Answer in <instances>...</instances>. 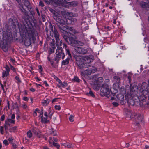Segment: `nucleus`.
<instances>
[{
	"label": "nucleus",
	"instance_id": "nucleus-46",
	"mask_svg": "<svg viewBox=\"0 0 149 149\" xmlns=\"http://www.w3.org/2000/svg\"><path fill=\"white\" fill-rule=\"evenodd\" d=\"M112 104L115 107H117L118 105V103L116 102H113L112 103Z\"/></svg>",
	"mask_w": 149,
	"mask_h": 149
},
{
	"label": "nucleus",
	"instance_id": "nucleus-14",
	"mask_svg": "<svg viewBox=\"0 0 149 149\" xmlns=\"http://www.w3.org/2000/svg\"><path fill=\"white\" fill-rule=\"evenodd\" d=\"M97 70L96 68L92 67V68L87 69L85 71L84 73L83 72H82L81 73V75L85 76L86 75H89L92 73H93L95 72Z\"/></svg>",
	"mask_w": 149,
	"mask_h": 149
},
{
	"label": "nucleus",
	"instance_id": "nucleus-51",
	"mask_svg": "<svg viewBox=\"0 0 149 149\" xmlns=\"http://www.w3.org/2000/svg\"><path fill=\"white\" fill-rule=\"evenodd\" d=\"M43 112V109L42 108L41 110V113L40 114V115H39L40 117H42Z\"/></svg>",
	"mask_w": 149,
	"mask_h": 149
},
{
	"label": "nucleus",
	"instance_id": "nucleus-61",
	"mask_svg": "<svg viewBox=\"0 0 149 149\" xmlns=\"http://www.w3.org/2000/svg\"><path fill=\"white\" fill-rule=\"evenodd\" d=\"M43 83L44 84H45L46 86H49V85L48 84L46 81H44Z\"/></svg>",
	"mask_w": 149,
	"mask_h": 149
},
{
	"label": "nucleus",
	"instance_id": "nucleus-59",
	"mask_svg": "<svg viewBox=\"0 0 149 149\" xmlns=\"http://www.w3.org/2000/svg\"><path fill=\"white\" fill-rule=\"evenodd\" d=\"M53 140L55 142H57L58 141V139L55 138L54 137V138H53Z\"/></svg>",
	"mask_w": 149,
	"mask_h": 149
},
{
	"label": "nucleus",
	"instance_id": "nucleus-62",
	"mask_svg": "<svg viewBox=\"0 0 149 149\" xmlns=\"http://www.w3.org/2000/svg\"><path fill=\"white\" fill-rule=\"evenodd\" d=\"M12 146L14 148H16L17 147V145L15 144H13Z\"/></svg>",
	"mask_w": 149,
	"mask_h": 149
},
{
	"label": "nucleus",
	"instance_id": "nucleus-55",
	"mask_svg": "<svg viewBox=\"0 0 149 149\" xmlns=\"http://www.w3.org/2000/svg\"><path fill=\"white\" fill-rule=\"evenodd\" d=\"M56 80L58 81V82L59 83V84H61V83H62L61 81L58 78H56Z\"/></svg>",
	"mask_w": 149,
	"mask_h": 149
},
{
	"label": "nucleus",
	"instance_id": "nucleus-52",
	"mask_svg": "<svg viewBox=\"0 0 149 149\" xmlns=\"http://www.w3.org/2000/svg\"><path fill=\"white\" fill-rule=\"evenodd\" d=\"M5 118V116L4 115H3L1 118V120L2 121H3L4 120Z\"/></svg>",
	"mask_w": 149,
	"mask_h": 149
},
{
	"label": "nucleus",
	"instance_id": "nucleus-17",
	"mask_svg": "<svg viewBox=\"0 0 149 149\" xmlns=\"http://www.w3.org/2000/svg\"><path fill=\"white\" fill-rule=\"evenodd\" d=\"M32 130L33 132L35 135H36L38 137H40L41 132L38 128L33 127L32 129Z\"/></svg>",
	"mask_w": 149,
	"mask_h": 149
},
{
	"label": "nucleus",
	"instance_id": "nucleus-3",
	"mask_svg": "<svg viewBox=\"0 0 149 149\" xmlns=\"http://www.w3.org/2000/svg\"><path fill=\"white\" fill-rule=\"evenodd\" d=\"M93 60L92 58H91L88 56H86L84 58L78 56L76 58V63L78 68L81 70L90 67Z\"/></svg>",
	"mask_w": 149,
	"mask_h": 149
},
{
	"label": "nucleus",
	"instance_id": "nucleus-23",
	"mask_svg": "<svg viewBox=\"0 0 149 149\" xmlns=\"http://www.w3.org/2000/svg\"><path fill=\"white\" fill-rule=\"evenodd\" d=\"M113 81L114 82L117 83L118 85V84L120 83V78L117 76H114L113 77Z\"/></svg>",
	"mask_w": 149,
	"mask_h": 149
},
{
	"label": "nucleus",
	"instance_id": "nucleus-48",
	"mask_svg": "<svg viewBox=\"0 0 149 149\" xmlns=\"http://www.w3.org/2000/svg\"><path fill=\"white\" fill-rule=\"evenodd\" d=\"M39 5V6H40L42 7H43L44 6L43 2L41 1H40Z\"/></svg>",
	"mask_w": 149,
	"mask_h": 149
},
{
	"label": "nucleus",
	"instance_id": "nucleus-34",
	"mask_svg": "<svg viewBox=\"0 0 149 149\" xmlns=\"http://www.w3.org/2000/svg\"><path fill=\"white\" fill-rule=\"evenodd\" d=\"M53 144L54 146L56 147L58 149L60 147V145L58 144L55 143L54 142H53Z\"/></svg>",
	"mask_w": 149,
	"mask_h": 149
},
{
	"label": "nucleus",
	"instance_id": "nucleus-40",
	"mask_svg": "<svg viewBox=\"0 0 149 149\" xmlns=\"http://www.w3.org/2000/svg\"><path fill=\"white\" fill-rule=\"evenodd\" d=\"M5 69H6V71L7 72L8 74H9V72L10 70V68L7 65H6L5 67Z\"/></svg>",
	"mask_w": 149,
	"mask_h": 149
},
{
	"label": "nucleus",
	"instance_id": "nucleus-38",
	"mask_svg": "<svg viewBox=\"0 0 149 149\" xmlns=\"http://www.w3.org/2000/svg\"><path fill=\"white\" fill-rule=\"evenodd\" d=\"M0 132L2 134H3L4 132V127L3 126L0 127Z\"/></svg>",
	"mask_w": 149,
	"mask_h": 149
},
{
	"label": "nucleus",
	"instance_id": "nucleus-5",
	"mask_svg": "<svg viewBox=\"0 0 149 149\" xmlns=\"http://www.w3.org/2000/svg\"><path fill=\"white\" fill-rule=\"evenodd\" d=\"M149 87L147 90H143L139 92V105L140 107H146L149 104V102H146L148 94L149 93Z\"/></svg>",
	"mask_w": 149,
	"mask_h": 149
},
{
	"label": "nucleus",
	"instance_id": "nucleus-30",
	"mask_svg": "<svg viewBox=\"0 0 149 149\" xmlns=\"http://www.w3.org/2000/svg\"><path fill=\"white\" fill-rule=\"evenodd\" d=\"M6 120L10 124V123L14 124L15 123V121L13 119L12 120L11 119H8Z\"/></svg>",
	"mask_w": 149,
	"mask_h": 149
},
{
	"label": "nucleus",
	"instance_id": "nucleus-16",
	"mask_svg": "<svg viewBox=\"0 0 149 149\" xmlns=\"http://www.w3.org/2000/svg\"><path fill=\"white\" fill-rule=\"evenodd\" d=\"M75 49L78 53L82 54H85L87 51L86 49L82 47H77Z\"/></svg>",
	"mask_w": 149,
	"mask_h": 149
},
{
	"label": "nucleus",
	"instance_id": "nucleus-2",
	"mask_svg": "<svg viewBox=\"0 0 149 149\" xmlns=\"http://www.w3.org/2000/svg\"><path fill=\"white\" fill-rule=\"evenodd\" d=\"M26 25L20 29L21 36L24 38L23 40L26 46H28L31 44V39L33 40L37 35L36 31L33 29L32 24L29 20H27Z\"/></svg>",
	"mask_w": 149,
	"mask_h": 149
},
{
	"label": "nucleus",
	"instance_id": "nucleus-47",
	"mask_svg": "<svg viewBox=\"0 0 149 149\" xmlns=\"http://www.w3.org/2000/svg\"><path fill=\"white\" fill-rule=\"evenodd\" d=\"M15 79L17 80L18 83L21 82V81L19 79V77L17 76H16L15 77Z\"/></svg>",
	"mask_w": 149,
	"mask_h": 149
},
{
	"label": "nucleus",
	"instance_id": "nucleus-25",
	"mask_svg": "<svg viewBox=\"0 0 149 149\" xmlns=\"http://www.w3.org/2000/svg\"><path fill=\"white\" fill-rule=\"evenodd\" d=\"M50 134L54 136L57 135L56 132L53 128H52L50 131Z\"/></svg>",
	"mask_w": 149,
	"mask_h": 149
},
{
	"label": "nucleus",
	"instance_id": "nucleus-11",
	"mask_svg": "<svg viewBox=\"0 0 149 149\" xmlns=\"http://www.w3.org/2000/svg\"><path fill=\"white\" fill-rule=\"evenodd\" d=\"M27 20H29L28 19H26L25 20L26 24H24V25L23 26L20 28V26L19 24L17 21V20L16 19H12L11 18H10L9 19V23L14 28H18L19 29H21L22 27L26 25V22Z\"/></svg>",
	"mask_w": 149,
	"mask_h": 149
},
{
	"label": "nucleus",
	"instance_id": "nucleus-63",
	"mask_svg": "<svg viewBox=\"0 0 149 149\" xmlns=\"http://www.w3.org/2000/svg\"><path fill=\"white\" fill-rule=\"evenodd\" d=\"M23 100L25 101H27L28 100V99L26 97H23Z\"/></svg>",
	"mask_w": 149,
	"mask_h": 149
},
{
	"label": "nucleus",
	"instance_id": "nucleus-50",
	"mask_svg": "<svg viewBox=\"0 0 149 149\" xmlns=\"http://www.w3.org/2000/svg\"><path fill=\"white\" fill-rule=\"evenodd\" d=\"M53 140V139H52L51 137H50L49 140V142L50 144H52V143H53V141H52Z\"/></svg>",
	"mask_w": 149,
	"mask_h": 149
},
{
	"label": "nucleus",
	"instance_id": "nucleus-58",
	"mask_svg": "<svg viewBox=\"0 0 149 149\" xmlns=\"http://www.w3.org/2000/svg\"><path fill=\"white\" fill-rule=\"evenodd\" d=\"M15 118V115L14 114H13L11 115V118L12 119H14Z\"/></svg>",
	"mask_w": 149,
	"mask_h": 149
},
{
	"label": "nucleus",
	"instance_id": "nucleus-15",
	"mask_svg": "<svg viewBox=\"0 0 149 149\" xmlns=\"http://www.w3.org/2000/svg\"><path fill=\"white\" fill-rule=\"evenodd\" d=\"M125 99L129 104L131 105H134L137 101L134 100L131 97L130 93H127L125 95Z\"/></svg>",
	"mask_w": 149,
	"mask_h": 149
},
{
	"label": "nucleus",
	"instance_id": "nucleus-26",
	"mask_svg": "<svg viewBox=\"0 0 149 149\" xmlns=\"http://www.w3.org/2000/svg\"><path fill=\"white\" fill-rule=\"evenodd\" d=\"M50 100H47L43 101L42 102L43 105L44 106H47L49 103Z\"/></svg>",
	"mask_w": 149,
	"mask_h": 149
},
{
	"label": "nucleus",
	"instance_id": "nucleus-18",
	"mask_svg": "<svg viewBox=\"0 0 149 149\" xmlns=\"http://www.w3.org/2000/svg\"><path fill=\"white\" fill-rule=\"evenodd\" d=\"M147 86V84L146 83L144 82L142 84H139V91L141 92L143 90H145V89Z\"/></svg>",
	"mask_w": 149,
	"mask_h": 149
},
{
	"label": "nucleus",
	"instance_id": "nucleus-10",
	"mask_svg": "<svg viewBox=\"0 0 149 149\" xmlns=\"http://www.w3.org/2000/svg\"><path fill=\"white\" fill-rule=\"evenodd\" d=\"M133 115L135 120V125L139 127V124L142 123L143 121V116L140 114H137L134 113H133Z\"/></svg>",
	"mask_w": 149,
	"mask_h": 149
},
{
	"label": "nucleus",
	"instance_id": "nucleus-54",
	"mask_svg": "<svg viewBox=\"0 0 149 149\" xmlns=\"http://www.w3.org/2000/svg\"><path fill=\"white\" fill-rule=\"evenodd\" d=\"M14 107L16 109V108L18 109L19 108V107H18V105L17 103H15Z\"/></svg>",
	"mask_w": 149,
	"mask_h": 149
},
{
	"label": "nucleus",
	"instance_id": "nucleus-12",
	"mask_svg": "<svg viewBox=\"0 0 149 149\" xmlns=\"http://www.w3.org/2000/svg\"><path fill=\"white\" fill-rule=\"evenodd\" d=\"M63 47L65 48L66 50V52L68 56L67 58L65 60L63 61L62 62V65H65L68 64L69 63L70 59L71 58V55L69 51V49L67 48V45L63 43Z\"/></svg>",
	"mask_w": 149,
	"mask_h": 149
},
{
	"label": "nucleus",
	"instance_id": "nucleus-33",
	"mask_svg": "<svg viewBox=\"0 0 149 149\" xmlns=\"http://www.w3.org/2000/svg\"><path fill=\"white\" fill-rule=\"evenodd\" d=\"M68 84L66 82H64L63 83H61V86L63 87H66L67 86Z\"/></svg>",
	"mask_w": 149,
	"mask_h": 149
},
{
	"label": "nucleus",
	"instance_id": "nucleus-57",
	"mask_svg": "<svg viewBox=\"0 0 149 149\" xmlns=\"http://www.w3.org/2000/svg\"><path fill=\"white\" fill-rule=\"evenodd\" d=\"M58 98H54L53 99L52 101V103H54V102H56V101L58 99Z\"/></svg>",
	"mask_w": 149,
	"mask_h": 149
},
{
	"label": "nucleus",
	"instance_id": "nucleus-31",
	"mask_svg": "<svg viewBox=\"0 0 149 149\" xmlns=\"http://www.w3.org/2000/svg\"><path fill=\"white\" fill-rule=\"evenodd\" d=\"M8 74L7 71H3L2 73V77L4 78L5 77L7 76Z\"/></svg>",
	"mask_w": 149,
	"mask_h": 149
},
{
	"label": "nucleus",
	"instance_id": "nucleus-19",
	"mask_svg": "<svg viewBox=\"0 0 149 149\" xmlns=\"http://www.w3.org/2000/svg\"><path fill=\"white\" fill-rule=\"evenodd\" d=\"M48 9L49 11L51 12L52 13H53V14H54L53 15V18L54 19V20H55L54 19V16H57L58 17H60L61 18V19H62V17L61 16V15L58 13H57L56 14H55L56 11L54 9H52L50 7H49L48 8Z\"/></svg>",
	"mask_w": 149,
	"mask_h": 149
},
{
	"label": "nucleus",
	"instance_id": "nucleus-60",
	"mask_svg": "<svg viewBox=\"0 0 149 149\" xmlns=\"http://www.w3.org/2000/svg\"><path fill=\"white\" fill-rule=\"evenodd\" d=\"M22 107L23 108L25 109L27 107V106L25 104H24L22 105Z\"/></svg>",
	"mask_w": 149,
	"mask_h": 149
},
{
	"label": "nucleus",
	"instance_id": "nucleus-35",
	"mask_svg": "<svg viewBox=\"0 0 149 149\" xmlns=\"http://www.w3.org/2000/svg\"><path fill=\"white\" fill-rule=\"evenodd\" d=\"M73 80H74L75 81L77 82H80V80L77 77H75L74 79H72Z\"/></svg>",
	"mask_w": 149,
	"mask_h": 149
},
{
	"label": "nucleus",
	"instance_id": "nucleus-45",
	"mask_svg": "<svg viewBox=\"0 0 149 149\" xmlns=\"http://www.w3.org/2000/svg\"><path fill=\"white\" fill-rule=\"evenodd\" d=\"M51 48L52 49H55V44L51 42Z\"/></svg>",
	"mask_w": 149,
	"mask_h": 149
},
{
	"label": "nucleus",
	"instance_id": "nucleus-1",
	"mask_svg": "<svg viewBox=\"0 0 149 149\" xmlns=\"http://www.w3.org/2000/svg\"><path fill=\"white\" fill-rule=\"evenodd\" d=\"M54 19L58 22L57 25L65 41L68 44L74 46L77 43L82 45L83 43L80 41L79 43L75 40L76 37L74 34L77 33V31L72 27H70L69 30L65 26V22L61 18L57 16H54Z\"/></svg>",
	"mask_w": 149,
	"mask_h": 149
},
{
	"label": "nucleus",
	"instance_id": "nucleus-39",
	"mask_svg": "<svg viewBox=\"0 0 149 149\" xmlns=\"http://www.w3.org/2000/svg\"><path fill=\"white\" fill-rule=\"evenodd\" d=\"M73 116L72 115H70L69 118V120L71 122H73L74 121Z\"/></svg>",
	"mask_w": 149,
	"mask_h": 149
},
{
	"label": "nucleus",
	"instance_id": "nucleus-27",
	"mask_svg": "<svg viewBox=\"0 0 149 149\" xmlns=\"http://www.w3.org/2000/svg\"><path fill=\"white\" fill-rule=\"evenodd\" d=\"M41 118V121L42 123H47L49 122V120H47V118H44L42 117H40Z\"/></svg>",
	"mask_w": 149,
	"mask_h": 149
},
{
	"label": "nucleus",
	"instance_id": "nucleus-49",
	"mask_svg": "<svg viewBox=\"0 0 149 149\" xmlns=\"http://www.w3.org/2000/svg\"><path fill=\"white\" fill-rule=\"evenodd\" d=\"M4 44L2 40H0V47H2Z\"/></svg>",
	"mask_w": 149,
	"mask_h": 149
},
{
	"label": "nucleus",
	"instance_id": "nucleus-42",
	"mask_svg": "<svg viewBox=\"0 0 149 149\" xmlns=\"http://www.w3.org/2000/svg\"><path fill=\"white\" fill-rule=\"evenodd\" d=\"M39 111V109L37 108L34 111V113H33V116H37V113H36V111Z\"/></svg>",
	"mask_w": 149,
	"mask_h": 149
},
{
	"label": "nucleus",
	"instance_id": "nucleus-56",
	"mask_svg": "<svg viewBox=\"0 0 149 149\" xmlns=\"http://www.w3.org/2000/svg\"><path fill=\"white\" fill-rule=\"evenodd\" d=\"M39 69L40 70V72H41L42 71V67L41 65H39L38 66Z\"/></svg>",
	"mask_w": 149,
	"mask_h": 149
},
{
	"label": "nucleus",
	"instance_id": "nucleus-43",
	"mask_svg": "<svg viewBox=\"0 0 149 149\" xmlns=\"http://www.w3.org/2000/svg\"><path fill=\"white\" fill-rule=\"evenodd\" d=\"M55 108L57 110H60L61 109L60 106L59 105H55Z\"/></svg>",
	"mask_w": 149,
	"mask_h": 149
},
{
	"label": "nucleus",
	"instance_id": "nucleus-29",
	"mask_svg": "<svg viewBox=\"0 0 149 149\" xmlns=\"http://www.w3.org/2000/svg\"><path fill=\"white\" fill-rule=\"evenodd\" d=\"M17 127L16 126H14L12 128L10 127L9 128V131L10 132H14L16 130Z\"/></svg>",
	"mask_w": 149,
	"mask_h": 149
},
{
	"label": "nucleus",
	"instance_id": "nucleus-21",
	"mask_svg": "<svg viewBox=\"0 0 149 149\" xmlns=\"http://www.w3.org/2000/svg\"><path fill=\"white\" fill-rule=\"evenodd\" d=\"M126 115L127 116V119H128L129 118L132 117L134 118L133 113H132V111L130 110L127 111L126 113Z\"/></svg>",
	"mask_w": 149,
	"mask_h": 149
},
{
	"label": "nucleus",
	"instance_id": "nucleus-37",
	"mask_svg": "<svg viewBox=\"0 0 149 149\" xmlns=\"http://www.w3.org/2000/svg\"><path fill=\"white\" fill-rule=\"evenodd\" d=\"M65 147H67L68 148H70L71 147V145L69 143H64L63 145Z\"/></svg>",
	"mask_w": 149,
	"mask_h": 149
},
{
	"label": "nucleus",
	"instance_id": "nucleus-44",
	"mask_svg": "<svg viewBox=\"0 0 149 149\" xmlns=\"http://www.w3.org/2000/svg\"><path fill=\"white\" fill-rule=\"evenodd\" d=\"M3 143L5 145H8V143L7 140H5L3 141Z\"/></svg>",
	"mask_w": 149,
	"mask_h": 149
},
{
	"label": "nucleus",
	"instance_id": "nucleus-28",
	"mask_svg": "<svg viewBox=\"0 0 149 149\" xmlns=\"http://www.w3.org/2000/svg\"><path fill=\"white\" fill-rule=\"evenodd\" d=\"M86 95L88 96H92L93 97H95L94 95L91 91H90L89 93H86Z\"/></svg>",
	"mask_w": 149,
	"mask_h": 149
},
{
	"label": "nucleus",
	"instance_id": "nucleus-20",
	"mask_svg": "<svg viewBox=\"0 0 149 149\" xmlns=\"http://www.w3.org/2000/svg\"><path fill=\"white\" fill-rule=\"evenodd\" d=\"M141 5L143 8H146L147 10H149V4L148 3L142 2Z\"/></svg>",
	"mask_w": 149,
	"mask_h": 149
},
{
	"label": "nucleus",
	"instance_id": "nucleus-8",
	"mask_svg": "<svg viewBox=\"0 0 149 149\" xmlns=\"http://www.w3.org/2000/svg\"><path fill=\"white\" fill-rule=\"evenodd\" d=\"M138 88L136 86H133L131 88L130 90V95L132 98L134 100H139V97L137 95L138 93Z\"/></svg>",
	"mask_w": 149,
	"mask_h": 149
},
{
	"label": "nucleus",
	"instance_id": "nucleus-64",
	"mask_svg": "<svg viewBox=\"0 0 149 149\" xmlns=\"http://www.w3.org/2000/svg\"><path fill=\"white\" fill-rule=\"evenodd\" d=\"M30 90L32 92H34L35 91V90L33 88H31Z\"/></svg>",
	"mask_w": 149,
	"mask_h": 149
},
{
	"label": "nucleus",
	"instance_id": "nucleus-6",
	"mask_svg": "<svg viewBox=\"0 0 149 149\" xmlns=\"http://www.w3.org/2000/svg\"><path fill=\"white\" fill-rule=\"evenodd\" d=\"M20 6V9L22 13L26 16H28V14L26 10V8L29 9V2L28 0H16Z\"/></svg>",
	"mask_w": 149,
	"mask_h": 149
},
{
	"label": "nucleus",
	"instance_id": "nucleus-22",
	"mask_svg": "<svg viewBox=\"0 0 149 149\" xmlns=\"http://www.w3.org/2000/svg\"><path fill=\"white\" fill-rule=\"evenodd\" d=\"M4 126L5 130L7 132V131L10 127V124L6 120Z\"/></svg>",
	"mask_w": 149,
	"mask_h": 149
},
{
	"label": "nucleus",
	"instance_id": "nucleus-9",
	"mask_svg": "<svg viewBox=\"0 0 149 149\" xmlns=\"http://www.w3.org/2000/svg\"><path fill=\"white\" fill-rule=\"evenodd\" d=\"M50 35L52 37H54L55 38L56 42H58L59 41V35L57 31L55 28L53 29V28L52 25L50 24Z\"/></svg>",
	"mask_w": 149,
	"mask_h": 149
},
{
	"label": "nucleus",
	"instance_id": "nucleus-32",
	"mask_svg": "<svg viewBox=\"0 0 149 149\" xmlns=\"http://www.w3.org/2000/svg\"><path fill=\"white\" fill-rule=\"evenodd\" d=\"M27 136L29 138H31L32 136V134L31 131L30 130L28 131L27 133Z\"/></svg>",
	"mask_w": 149,
	"mask_h": 149
},
{
	"label": "nucleus",
	"instance_id": "nucleus-41",
	"mask_svg": "<svg viewBox=\"0 0 149 149\" xmlns=\"http://www.w3.org/2000/svg\"><path fill=\"white\" fill-rule=\"evenodd\" d=\"M71 24H73L77 22V19L75 18H72Z\"/></svg>",
	"mask_w": 149,
	"mask_h": 149
},
{
	"label": "nucleus",
	"instance_id": "nucleus-36",
	"mask_svg": "<svg viewBox=\"0 0 149 149\" xmlns=\"http://www.w3.org/2000/svg\"><path fill=\"white\" fill-rule=\"evenodd\" d=\"M54 49H52V48L49 49V54H50L53 53H54Z\"/></svg>",
	"mask_w": 149,
	"mask_h": 149
},
{
	"label": "nucleus",
	"instance_id": "nucleus-4",
	"mask_svg": "<svg viewBox=\"0 0 149 149\" xmlns=\"http://www.w3.org/2000/svg\"><path fill=\"white\" fill-rule=\"evenodd\" d=\"M100 92V94L102 96H104L108 98L111 97V100H112L114 99L113 97L115 95V94L112 92L109 86L107 84L104 83L102 85Z\"/></svg>",
	"mask_w": 149,
	"mask_h": 149
},
{
	"label": "nucleus",
	"instance_id": "nucleus-24",
	"mask_svg": "<svg viewBox=\"0 0 149 149\" xmlns=\"http://www.w3.org/2000/svg\"><path fill=\"white\" fill-rule=\"evenodd\" d=\"M117 99L120 101H124V96L120 93L118 94L117 95Z\"/></svg>",
	"mask_w": 149,
	"mask_h": 149
},
{
	"label": "nucleus",
	"instance_id": "nucleus-7",
	"mask_svg": "<svg viewBox=\"0 0 149 149\" xmlns=\"http://www.w3.org/2000/svg\"><path fill=\"white\" fill-rule=\"evenodd\" d=\"M56 56L55 61H58L61 57L62 59H63L65 56L62 47H58L56 50Z\"/></svg>",
	"mask_w": 149,
	"mask_h": 149
},
{
	"label": "nucleus",
	"instance_id": "nucleus-13",
	"mask_svg": "<svg viewBox=\"0 0 149 149\" xmlns=\"http://www.w3.org/2000/svg\"><path fill=\"white\" fill-rule=\"evenodd\" d=\"M94 82L97 83V85L96 86V85L94 84L93 85V87L94 89H97L98 88L99 86L98 85H100V84L103 82V79L102 77H99L98 74L94 75Z\"/></svg>",
	"mask_w": 149,
	"mask_h": 149
},
{
	"label": "nucleus",
	"instance_id": "nucleus-53",
	"mask_svg": "<svg viewBox=\"0 0 149 149\" xmlns=\"http://www.w3.org/2000/svg\"><path fill=\"white\" fill-rule=\"evenodd\" d=\"M36 10L37 11V13L39 16H40V12L39 11V10L38 8L37 7H36Z\"/></svg>",
	"mask_w": 149,
	"mask_h": 149
}]
</instances>
